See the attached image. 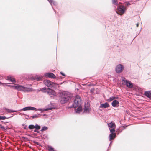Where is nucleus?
<instances>
[{
	"instance_id": "10",
	"label": "nucleus",
	"mask_w": 151,
	"mask_h": 151,
	"mask_svg": "<svg viewBox=\"0 0 151 151\" xmlns=\"http://www.w3.org/2000/svg\"><path fill=\"white\" fill-rule=\"evenodd\" d=\"M36 109V108L34 107L31 106H27L24 108L22 109L18 110L19 111H26L27 110H33Z\"/></svg>"
},
{
	"instance_id": "13",
	"label": "nucleus",
	"mask_w": 151,
	"mask_h": 151,
	"mask_svg": "<svg viewBox=\"0 0 151 151\" xmlns=\"http://www.w3.org/2000/svg\"><path fill=\"white\" fill-rule=\"evenodd\" d=\"M144 95L147 97L151 100V91H145L144 92Z\"/></svg>"
},
{
	"instance_id": "16",
	"label": "nucleus",
	"mask_w": 151,
	"mask_h": 151,
	"mask_svg": "<svg viewBox=\"0 0 151 151\" xmlns=\"http://www.w3.org/2000/svg\"><path fill=\"white\" fill-rule=\"evenodd\" d=\"M108 126L109 128H116V126L115 123L114 122H111L108 124Z\"/></svg>"
},
{
	"instance_id": "14",
	"label": "nucleus",
	"mask_w": 151,
	"mask_h": 151,
	"mask_svg": "<svg viewBox=\"0 0 151 151\" xmlns=\"http://www.w3.org/2000/svg\"><path fill=\"white\" fill-rule=\"evenodd\" d=\"M40 128L41 126L37 124H36L35 125V129L34 130V132L38 133L39 132V131L38 130L40 129Z\"/></svg>"
},
{
	"instance_id": "39",
	"label": "nucleus",
	"mask_w": 151,
	"mask_h": 151,
	"mask_svg": "<svg viewBox=\"0 0 151 151\" xmlns=\"http://www.w3.org/2000/svg\"><path fill=\"white\" fill-rule=\"evenodd\" d=\"M27 125L24 124V126L23 128L24 129H27Z\"/></svg>"
},
{
	"instance_id": "3",
	"label": "nucleus",
	"mask_w": 151,
	"mask_h": 151,
	"mask_svg": "<svg viewBox=\"0 0 151 151\" xmlns=\"http://www.w3.org/2000/svg\"><path fill=\"white\" fill-rule=\"evenodd\" d=\"M14 89L19 91H22L24 92L31 91L32 89V88H28L19 84H17L15 86Z\"/></svg>"
},
{
	"instance_id": "4",
	"label": "nucleus",
	"mask_w": 151,
	"mask_h": 151,
	"mask_svg": "<svg viewBox=\"0 0 151 151\" xmlns=\"http://www.w3.org/2000/svg\"><path fill=\"white\" fill-rule=\"evenodd\" d=\"M122 82L123 85H126L127 87L128 88H132L133 86L132 83L130 81L125 80L124 77L122 78Z\"/></svg>"
},
{
	"instance_id": "29",
	"label": "nucleus",
	"mask_w": 151,
	"mask_h": 151,
	"mask_svg": "<svg viewBox=\"0 0 151 151\" xmlns=\"http://www.w3.org/2000/svg\"><path fill=\"white\" fill-rule=\"evenodd\" d=\"M47 129H48V127L46 126H44L42 128V129H41L40 130V131L42 132H43Z\"/></svg>"
},
{
	"instance_id": "24",
	"label": "nucleus",
	"mask_w": 151,
	"mask_h": 151,
	"mask_svg": "<svg viewBox=\"0 0 151 151\" xmlns=\"http://www.w3.org/2000/svg\"><path fill=\"white\" fill-rule=\"evenodd\" d=\"M112 2L114 5L118 6V2L117 0H112Z\"/></svg>"
},
{
	"instance_id": "38",
	"label": "nucleus",
	"mask_w": 151,
	"mask_h": 151,
	"mask_svg": "<svg viewBox=\"0 0 151 151\" xmlns=\"http://www.w3.org/2000/svg\"><path fill=\"white\" fill-rule=\"evenodd\" d=\"M60 74L61 75H62V76H66L65 75L64 73H63L62 72H60Z\"/></svg>"
},
{
	"instance_id": "48",
	"label": "nucleus",
	"mask_w": 151,
	"mask_h": 151,
	"mask_svg": "<svg viewBox=\"0 0 151 151\" xmlns=\"http://www.w3.org/2000/svg\"><path fill=\"white\" fill-rule=\"evenodd\" d=\"M45 115H45V114H43V116H45Z\"/></svg>"
},
{
	"instance_id": "35",
	"label": "nucleus",
	"mask_w": 151,
	"mask_h": 151,
	"mask_svg": "<svg viewBox=\"0 0 151 151\" xmlns=\"http://www.w3.org/2000/svg\"><path fill=\"white\" fill-rule=\"evenodd\" d=\"M5 86H7L8 87H14L15 86H13V85H7L6 84L5 85Z\"/></svg>"
},
{
	"instance_id": "18",
	"label": "nucleus",
	"mask_w": 151,
	"mask_h": 151,
	"mask_svg": "<svg viewBox=\"0 0 151 151\" xmlns=\"http://www.w3.org/2000/svg\"><path fill=\"white\" fill-rule=\"evenodd\" d=\"M7 79L10 80L11 82L15 83L16 82L15 79L14 78H12L10 76H8L7 77Z\"/></svg>"
},
{
	"instance_id": "47",
	"label": "nucleus",
	"mask_w": 151,
	"mask_h": 151,
	"mask_svg": "<svg viewBox=\"0 0 151 151\" xmlns=\"http://www.w3.org/2000/svg\"><path fill=\"white\" fill-rule=\"evenodd\" d=\"M24 124H22V125L24 126Z\"/></svg>"
},
{
	"instance_id": "19",
	"label": "nucleus",
	"mask_w": 151,
	"mask_h": 151,
	"mask_svg": "<svg viewBox=\"0 0 151 151\" xmlns=\"http://www.w3.org/2000/svg\"><path fill=\"white\" fill-rule=\"evenodd\" d=\"M82 109L81 106L80 105L77 108L76 111V113H79L81 112L82 111Z\"/></svg>"
},
{
	"instance_id": "20",
	"label": "nucleus",
	"mask_w": 151,
	"mask_h": 151,
	"mask_svg": "<svg viewBox=\"0 0 151 151\" xmlns=\"http://www.w3.org/2000/svg\"><path fill=\"white\" fill-rule=\"evenodd\" d=\"M48 89H49V88L44 87L41 89V91L43 93H46V92L47 93V91Z\"/></svg>"
},
{
	"instance_id": "11",
	"label": "nucleus",
	"mask_w": 151,
	"mask_h": 151,
	"mask_svg": "<svg viewBox=\"0 0 151 151\" xmlns=\"http://www.w3.org/2000/svg\"><path fill=\"white\" fill-rule=\"evenodd\" d=\"M54 108L52 107H50L49 108H47L46 109H41V108H39V109H37L36 108L35 110H38L41 111V112H42L45 111H49L51 109H52Z\"/></svg>"
},
{
	"instance_id": "15",
	"label": "nucleus",
	"mask_w": 151,
	"mask_h": 151,
	"mask_svg": "<svg viewBox=\"0 0 151 151\" xmlns=\"http://www.w3.org/2000/svg\"><path fill=\"white\" fill-rule=\"evenodd\" d=\"M119 102L116 100H114L111 103V105L113 107H117L119 106Z\"/></svg>"
},
{
	"instance_id": "5",
	"label": "nucleus",
	"mask_w": 151,
	"mask_h": 151,
	"mask_svg": "<svg viewBox=\"0 0 151 151\" xmlns=\"http://www.w3.org/2000/svg\"><path fill=\"white\" fill-rule=\"evenodd\" d=\"M45 84L48 87L52 88L55 86V83L48 80H45L44 81Z\"/></svg>"
},
{
	"instance_id": "22",
	"label": "nucleus",
	"mask_w": 151,
	"mask_h": 151,
	"mask_svg": "<svg viewBox=\"0 0 151 151\" xmlns=\"http://www.w3.org/2000/svg\"><path fill=\"white\" fill-rule=\"evenodd\" d=\"M42 79V78L40 76H35L33 77V80H37L38 81H41Z\"/></svg>"
},
{
	"instance_id": "49",
	"label": "nucleus",
	"mask_w": 151,
	"mask_h": 151,
	"mask_svg": "<svg viewBox=\"0 0 151 151\" xmlns=\"http://www.w3.org/2000/svg\"><path fill=\"white\" fill-rule=\"evenodd\" d=\"M91 91H92V89H91Z\"/></svg>"
},
{
	"instance_id": "1",
	"label": "nucleus",
	"mask_w": 151,
	"mask_h": 151,
	"mask_svg": "<svg viewBox=\"0 0 151 151\" xmlns=\"http://www.w3.org/2000/svg\"><path fill=\"white\" fill-rule=\"evenodd\" d=\"M73 98V96L69 92L63 91L60 95L59 101L62 104H64L70 102Z\"/></svg>"
},
{
	"instance_id": "12",
	"label": "nucleus",
	"mask_w": 151,
	"mask_h": 151,
	"mask_svg": "<svg viewBox=\"0 0 151 151\" xmlns=\"http://www.w3.org/2000/svg\"><path fill=\"white\" fill-rule=\"evenodd\" d=\"M109 104L107 102H106L101 104L99 106V108H106L109 107Z\"/></svg>"
},
{
	"instance_id": "31",
	"label": "nucleus",
	"mask_w": 151,
	"mask_h": 151,
	"mask_svg": "<svg viewBox=\"0 0 151 151\" xmlns=\"http://www.w3.org/2000/svg\"><path fill=\"white\" fill-rule=\"evenodd\" d=\"M114 100L113 96L110 97L109 99H108L107 101L109 102H111Z\"/></svg>"
},
{
	"instance_id": "33",
	"label": "nucleus",
	"mask_w": 151,
	"mask_h": 151,
	"mask_svg": "<svg viewBox=\"0 0 151 151\" xmlns=\"http://www.w3.org/2000/svg\"><path fill=\"white\" fill-rule=\"evenodd\" d=\"M88 108L87 107L85 106L84 108V111L86 112L87 111Z\"/></svg>"
},
{
	"instance_id": "37",
	"label": "nucleus",
	"mask_w": 151,
	"mask_h": 151,
	"mask_svg": "<svg viewBox=\"0 0 151 151\" xmlns=\"http://www.w3.org/2000/svg\"><path fill=\"white\" fill-rule=\"evenodd\" d=\"M17 111H16V110H11V113H12V112H17Z\"/></svg>"
},
{
	"instance_id": "40",
	"label": "nucleus",
	"mask_w": 151,
	"mask_h": 151,
	"mask_svg": "<svg viewBox=\"0 0 151 151\" xmlns=\"http://www.w3.org/2000/svg\"><path fill=\"white\" fill-rule=\"evenodd\" d=\"M113 98H114V100L115 99H118V97L113 96Z\"/></svg>"
},
{
	"instance_id": "21",
	"label": "nucleus",
	"mask_w": 151,
	"mask_h": 151,
	"mask_svg": "<svg viewBox=\"0 0 151 151\" xmlns=\"http://www.w3.org/2000/svg\"><path fill=\"white\" fill-rule=\"evenodd\" d=\"M47 1L49 2L51 6L52 5H56L57 4L56 2L53 0H47Z\"/></svg>"
},
{
	"instance_id": "34",
	"label": "nucleus",
	"mask_w": 151,
	"mask_h": 151,
	"mask_svg": "<svg viewBox=\"0 0 151 151\" xmlns=\"http://www.w3.org/2000/svg\"><path fill=\"white\" fill-rule=\"evenodd\" d=\"M33 142L35 144H37V145H40L39 143L38 142H37L36 141L34 140L33 141Z\"/></svg>"
},
{
	"instance_id": "23",
	"label": "nucleus",
	"mask_w": 151,
	"mask_h": 151,
	"mask_svg": "<svg viewBox=\"0 0 151 151\" xmlns=\"http://www.w3.org/2000/svg\"><path fill=\"white\" fill-rule=\"evenodd\" d=\"M28 128L31 130H32L33 129H35V125L33 124H30L28 126Z\"/></svg>"
},
{
	"instance_id": "45",
	"label": "nucleus",
	"mask_w": 151,
	"mask_h": 151,
	"mask_svg": "<svg viewBox=\"0 0 151 151\" xmlns=\"http://www.w3.org/2000/svg\"><path fill=\"white\" fill-rule=\"evenodd\" d=\"M24 139H27V137H24Z\"/></svg>"
},
{
	"instance_id": "32",
	"label": "nucleus",
	"mask_w": 151,
	"mask_h": 151,
	"mask_svg": "<svg viewBox=\"0 0 151 151\" xmlns=\"http://www.w3.org/2000/svg\"><path fill=\"white\" fill-rule=\"evenodd\" d=\"M4 109L8 113H11V109H9L6 108H4Z\"/></svg>"
},
{
	"instance_id": "7",
	"label": "nucleus",
	"mask_w": 151,
	"mask_h": 151,
	"mask_svg": "<svg viewBox=\"0 0 151 151\" xmlns=\"http://www.w3.org/2000/svg\"><path fill=\"white\" fill-rule=\"evenodd\" d=\"M118 11L122 14H124L125 12V8L124 6H119L117 7Z\"/></svg>"
},
{
	"instance_id": "50",
	"label": "nucleus",
	"mask_w": 151,
	"mask_h": 151,
	"mask_svg": "<svg viewBox=\"0 0 151 151\" xmlns=\"http://www.w3.org/2000/svg\"><path fill=\"white\" fill-rule=\"evenodd\" d=\"M1 128V126H0V128Z\"/></svg>"
},
{
	"instance_id": "28",
	"label": "nucleus",
	"mask_w": 151,
	"mask_h": 151,
	"mask_svg": "<svg viewBox=\"0 0 151 151\" xmlns=\"http://www.w3.org/2000/svg\"><path fill=\"white\" fill-rule=\"evenodd\" d=\"M112 128V129H111V128H109V130H110V132L111 133V134H114V133H115V128Z\"/></svg>"
},
{
	"instance_id": "9",
	"label": "nucleus",
	"mask_w": 151,
	"mask_h": 151,
	"mask_svg": "<svg viewBox=\"0 0 151 151\" xmlns=\"http://www.w3.org/2000/svg\"><path fill=\"white\" fill-rule=\"evenodd\" d=\"M45 77L51 78L53 79H55L56 78V76L52 73L48 72L45 74Z\"/></svg>"
},
{
	"instance_id": "27",
	"label": "nucleus",
	"mask_w": 151,
	"mask_h": 151,
	"mask_svg": "<svg viewBox=\"0 0 151 151\" xmlns=\"http://www.w3.org/2000/svg\"><path fill=\"white\" fill-rule=\"evenodd\" d=\"M41 115V114H35L32 116V119H34L35 118H38Z\"/></svg>"
},
{
	"instance_id": "8",
	"label": "nucleus",
	"mask_w": 151,
	"mask_h": 151,
	"mask_svg": "<svg viewBox=\"0 0 151 151\" xmlns=\"http://www.w3.org/2000/svg\"><path fill=\"white\" fill-rule=\"evenodd\" d=\"M47 93L50 97L55 96L56 95V93L55 91L49 88L47 91Z\"/></svg>"
},
{
	"instance_id": "41",
	"label": "nucleus",
	"mask_w": 151,
	"mask_h": 151,
	"mask_svg": "<svg viewBox=\"0 0 151 151\" xmlns=\"http://www.w3.org/2000/svg\"><path fill=\"white\" fill-rule=\"evenodd\" d=\"M5 84L4 83L0 82V85H2L3 86H4Z\"/></svg>"
},
{
	"instance_id": "30",
	"label": "nucleus",
	"mask_w": 151,
	"mask_h": 151,
	"mask_svg": "<svg viewBox=\"0 0 151 151\" xmlns=\"http://www.w3.org/2000/svg\"><path fill=\"white\" fill-rule=\"evenodd\" d=\"M10 117H6L5 116H0V120H4L6 119H8Z\"/></svg>"
},
{
	"instance_id": "25",
	"label": "nucleus",
	"mask_w": 151,
	"mask_h": 151,
	"mask_svg": "<svg viewBox=\"0 0 151 151\" xmlns=\"http://www.w3.org/2000/svg\"><path fill=\"white\" fill-rule=\"evenodd\" d=\"M48 150L49 151H56L54 150V148L50 146H48Z\"/></svg>"
},
{
	"instance_id": "36",
	"label": "nucleus",
	"mask_w": 151,
	"mask_h": 151,
	"mask_svg": "<svg viewBox=\"0 0 151 151\" xmlns=\"http://www.w3.org/2000/svg\"><path fill=\"white\" fill-rule=\"evenodd\" d=\"M125 3H126V5L127 6L131 4L129 2H128V1L126 2Z\"/></svg>"
},
{
	"instance_id": "2",
	"label": "nucleus",
	"mask_w": 151,
	"mask_h": 151,
	"mask_svg": "<svg viewBox=\"0 0 151 151\" xmlns=\"http://www.w3.org/2000/svg\"><path fill=\"white\" fill-rule=\"evenodd\" d=\"M81 101V97L78 95L76 96L75 99H74V103L72 105L70 106V108H76L78 106L79 103Z\"/></svg>"
},
{
	"instance_id": "42",
	"label": "nucleus",
	"mask_w": 151,
	"mask_h": 151,
	"mask_svg": "<svg viewBox=\"0 0 151 151\" xmlns=\"http://www.w3.org/2000/svg\"><path fill=\"white\" fill-rule=\"evenodd\" d=\"M2 123H4V124H6V123H8V122H3V121H1Z\"/></svg>"
},
{
	"instance_id": "6",
	"label": "nucleus",
	"mask_w": 151,
	"mask_h": 151,
	"mask_svg": "<svg viewBox=\"0 0 151 151\" xmlns=\"http://www.w3.org/2000/svg\"><path fill=\"white\" fill-rule=\"evenodd\" d=\"M115 71L117 73H121L124 69V67L121 64H119L115 67Z\"/></svg>"
},
{
	"instance_id": "44",
	"label": "nucleus",
	"mask_w": 151,
	"mask_h": 151,
	"mask_svg": "<svg viewBox=\"0 0 151 151\" xmlns=\"http://www.w3.org/2000/svg\"><path fill=\"white\" fill-rule=\"evenodd\" d=\"M40 91H41V89L40 90H37V92H38Z\"/></svg>"
},
{
	"instance_id": "17",
	"label": "nucleus",
	"mask_w": 151,
	"mask_h": 151,
	"mask_svg": "<svg viewBox=\"0 0 151 151\" xmlns=\"http://www.w3.org/2000/svg\"><path fill=\"white\" fill-rule=\"evenodd\" d=\"M116 136V133H114V134H110L109 135V140L111 141L114 139Z\"/></svg>"
},
{
	"instance_id": "46",
	"label": "nucleus",
	"mask_w": 151,
	"mask_h": 151,
	"mask_svg": "<svg viewBox=\"0 0 151 151\" xmlns=\"http://www.w3.org/2000/svg\"><path fill=\"white\" fill-rule=\"evenodd\" d=\"M112 142V141H111V142H110V143L109 145V146H110V145H111V142Z\"/></svg>"
},
{
	"instance_id": "26",
	"label": "nucleus",
	"mask_w": 151,
	"mask_h": 151,
	"mask_svg": "<svg viewBox=\"0 0 151 151\" xmlns=\"http://www.w3.org/2000/svg\"><path fill=\"white\" fill-rule=\"evenodd\" d=\"M0 126H1V128L2 129L3 131L6 132L7 131L8 128L7 127H5L2 126L1 124H0Z\"/></svg>"
},
{
	"instance_id": "43",
	"label": "nucleus",
	"mask_w": 151,
	"mask_h": 151,
	"mask_svg": "<svg viewBox=\"0 0 151 151\" xmlns=\"http://www.w3.org/2000/svg\"><path fill=\"white\" fill-rule=\"evenodd\" d=\"M136 26L137 27H138L139 26V24L138 23L136 24Z\"/></svg>"
}]
</instances>
